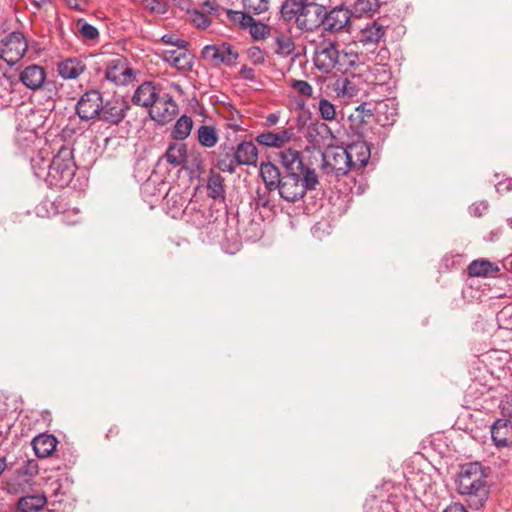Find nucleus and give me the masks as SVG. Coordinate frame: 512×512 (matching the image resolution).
<instances>
[{
  "instance_id": "obj_9",
  "label": "nucleus",
  "mask_w": 512,
  "mask_h": 512,
  "mask_svg": "<svg viewBox=\"0 0 512 512\" xmlns=\"http://www.w3.org/2000/svg\"><path fill=\"white\" fill-rule=\"evenodd\" d=\"M129 108V103L125 99L113 97L105 103L102 102L99 118L109 124L118 125L125 118Z\"/></svg>"
},
{
  "instance_id": "obj_27",
  "label": "nucleus",
  "mask_w": 512,
  "mask_h": 512,
  "mask_svg": "<svg viewBox=\"0 0 512 512\" xmlns=\"http://www.w3.org/2000/svg\"><path fill=\"white\" fill-rule=\"evenodd\" d=\"M32 444L37 457L46 458L55 450L57 439L52 435L40 434L33 439Z\"/></svg>"
},
{
  "instance_id": "obj_4",
  "label": "nucleus",
  "mask_w": 512,
  "mask_h": 512,
  "mask_svg": "<svg viewBox=\"0 0 512 512\" xmlns=\"http://www.w3.org/2000/svg\"><path fill=\"white\" fill-rule=\"evenodd\" d=\"M27 47L23 34L12 32L0 43V57L9 65H14L25 55Z\"/></svg>"
},
{
  "instance_id": "obj_31",
  "label": "nucleus",
  "mask_w": 512,
  "mask_h": 512,
  "mask_svg": "<svg viewBox=\"0 0 512 512\" xmlns=\"http://www.w3.org/2000/svg\"><path fill=\"white\" fill-rule=\"evenodd\" d=\"M164 157L166 161L173 166H180L185 163L187 157V147L184 143H171Z\"/></svg>"
},
{
  "instance_id": "obj_54",
  "label": "nucleus",
  "mask_w": 512,
  "mask_h": 512,
  "mask_svg": "<svg viewBox=\"0 0 512 512\" xmlns=\"http://www.w3.org/2000/svg\"><path fill=\"white\" fill-rule=\"evenodd\" d=\"M69 8L75 9V10H83V4L85 3L84 0H62Z\"/></svg>"
},
{
  "instance_id": "obj_57",
  "label": "nucleus",
  "mask_w": 512,
  "mask_h": 512,
  "mask_svg": "<svg viewBox=\"0 0 512 512\" xmlns=\"http://www.w3.org/2000/svg\"><path fill=\"white\" fill-rule=\"evenodd\" d=\"M266 120L270 125H275L279 121V115L271 113L267 116Z\"/></svg>"
},
{
  "instance_id": "obj_55",
  "label": "nucleus",
  "mask_w": 512,
  "mask_h": 512,
  "mask_svg": "<svg viewBox=\"0 0 512 512\" xmlns=\"http://www.w3.org/2000/svg\"><path fill=\"white\" fill-rule=\"evenodd\" d=\"M443 512H467L465 507L459 503L448 506Z\"/></svg>"
},
{
  "instance_id": "obj_50",
  "label": "nucleus",
  "mask_w": 512,
  "mask_h": 512,
  "mask_svg": "<svg viewBox=\"0 0 512 512\" xmlns=\"http://www.w3.org/2000/svg\"><path fill=\"white\" fill-rule=\"evenodd\" d=\"M143 6L145 9L152 12L163 13L164 5L159 0H144Z\"/></svg>"
},
{
  "instance_id": "obj_19",
  "label": "nucleus",
  "mask_w": 512,
  "mask_h": 512,
  "mask_svg": "<svg viewBox=\"0 0 512 512\" xmlns=\"http://www.w3.org/2000/svg\"><path fill=\"white\" fill-rule=\"evenodd\" d=\"M374 103L375 121L381 126L392 124L397 116V107L394 99H385Z\"/></svg>"
},
{
  "instance_id": "obj_29",
  "label": "nucleus",
  "mask_w": 512,
  "mask_h": 512,
  "mask_svg": "<svg viewBox=\"0 0 512 512\" xmlns=\"http://www.w3.org/2000/svg\"><path fill=\"white\" fill-rule=\"evenodd\" d=\"M260 175L265 183L267 190L277 189L281 181L279 169L271 162L262 163L260 166Z\"/></svg>"
},
{
  "instance_id": "obj_11",
  "label": "nucleus",
  "mask_w": 512,
  "mask_h": 512,
  "mask_svg": "<svg viewBox=\"0 0 512 512\" xmlns=\"http://www.w3.org/2000/svg\"><path fill=\"white\" fill-rule=\"evenodd\" d=\"M161 58L179 71H188L194 62L193 54L186 46L164 49L160 52Z\"/></svg>"
},
{
  "instance_id": "obj_18",
  "label": "nucleus",
  "mask_w": 512,
  "mask_h": 512,
  "mask_svg": "<svg viewBox=\"0 0 512 512\" xmlns=\"http://www.w3.org/2000/svg\"><path fill=\"white\" fill-rule=\"evenodd\" d=\"M228 14L232 20L239 21L241 26L249 27L254 39H264L267 36L268 27L262 23H256L250 15L240 11H229Z\"/></svg>"
},
{
  "instance_id": "obj_7",
  "label": "nucleus",
  "mask_w": 512,
  "mask_h": 512,
  "mask_svg": "<svg viewBox=\"0 0 512 512\" xmlns=\"http://www.w3.org/2000/svg\"><path fill=\"white\" fill-rule=\"evenodd\" d=\"M105 78L116 85H126L134 79V73L126 59L117 56L106 63Z\"/></svg>"
},
{
  "instance_id": "obj_52",
  "label": "nucleus",
  "mask_w": 512,
  "mask_h": 512,
  "mask_svg": "<svg viewBox=\"0 0 512 512\" xmlns=\"http://www.w3.org/2000/svg\"><path fill=\"white\" fill-rule=\"evenodd\" d=\"M501 408L504 414L512 416V395H507L505 399L501 401Z\"/></svg>"
},
{
  "instance_id": "obj_24",
  "label": "nucleus",
  "mask_w": 512,
  "mask_h": 512,
  "mask_svg": "<svg viewBox=\"0 0 512 512\" xmlns=\"http://www.w3.org/2000/svg\"><path fill=\"white\" fill-rule=\"evenodd\" d=\"M279 157L283 167L288 172L287 174H300L304 171V164L299 151L289 148L281 151Z\"/></svg>"
},
{
  "instance_id": "obj_44",
  "label": "nucleus",
  "mask_w": 512,
  "mask_h": 512,
  "mask_svg": "<svg viewBox=\"0 0 512 512\" xmlns=\"http://www.w3.org/2000/svg\"><path fill=\"white\" fill-rule=\"evenodd\" d=\"M290 87L299 95L304 97H312L313 87L304 80H291Z\"/></svg>"
},
{
  "instance_id": "obj_43",
  "label": "nucleus",
  "mask_w": 512,
  "mask_h": 512,
  "mask_svg": "<svg viewBox=\"0 0 512 512\" xmlns=\"http://www.w3.org/2000/svg\"><path fill=\"white\" fill-rule=\"evenodd\" d=\"M277 53L283 55H290L294 50V42L291 37L286 35H280L276 38Z\"/></svg>"
},
{
  "instance_id": "obj_22",
  "label": "nucleus",
  "mask_w": 512,
  "mask_h": 512,
  "mask_svg": "<svg viewBox=\"0 0 512 512\" xmlns=\"http://www.w3.org/2000/svg\"><path fill=\"white\" fill-rule=\"evenodd\" d=\"M86 70L84 62L78 58H67L57 65V72L65 80L78 78Z\"/></svg>"
},
{
  "instance_id": "obj_61",
  "label": "nucleus",
  "mask_w": 512,
  "mask_h": 512,
  "mask_svg": "<svg viewBox=\"0 0 512 512\" xmlns=\"http://www.w3.org/2000/svg\"><path fill=\"white\" fill-rule=\"evenodd\" d=\"M213 4L214 3L210 2V1H207V2L204 3V7H206L207 10L210 11L212 9V5Z\"/></svg>"
},
{
  "instance_id": "obj_12",
  "label": "nucleus",
  "mask_w": 512,
  "mask_h": 512,
  "mask_svg": "<svg viewBox=\"0 0 512 512\" xmlns=\"http://www.w3.org/2000/svg\"><path fill=\"white\" fill-rule=\"evenodd\" d=\"M385 34L386 26L381 22L374 20L362 27L356 38L357 42L360 43L363 47L367 49H374L383 40Z\"/></svg>"
},
{
  "instance_id": "obj_23",
  "label": "nucleus",
  "mask_w": 512,
  "mask_h": 512,
  "mask_svg": "<svg viewBox=\"0 0 512 512\" xmlns=\"http://www.w3.org/2000/svg\"><path fill=\"white\" fill-rule=\"evenodd\" d=\"M320 7L317 5H306L305 9L296 17L297 27L301 30L312 31L320 23Z\"/></svg>"
},
{
  "instance_id": "obj_35",
  "label": "nucleus",
  "mask_w": 512,
  "mask_h": 512,
  "mask_svg": "<svg viewBox=\"0 0 512 512\" xmlns=\"http://www.w3.org/2000/svg\"><path fill=\"white\" fill-rule=\"evenodd\" d=\"M304 0H285L281 6V17L285 21L296 20V17L305 9Z\"/></svg>"
},
{
  "instance_id": "obj_56",
  "label": "nucleus",
  "mask_w": 512,
  "mask_h": 512,
  "mask_svg": "<svg viewBox=\"0 0 512 512\" xmlns=\"http://www.w3.org/2000/svg\"><path fill=\"white\" fill-rule=\"evenodd\" d=\"M258 196L256 198V203L258 206L267 207L269 205V200L264 195H261L260 192H257Z\"/></svg>"
},
{
  "instance_id": "obj_10",
  "label": "nucleus",
  "mask_w": 512,
  "mask_h": 512,
  "mask_svg": "<svg viewBox=\"0 0 512 512\" xmlns=\"http://www.w3.org/2000/svg\"><path fill=\"white\" fill-rule=\"evenodd\" d=\"M177 113L178 105L168 94L159 96L149 110L151 119L162 125L172 121Z\"/></svg>"
},
{
  "instance_id": "obj_37",
  "label": "nucleus",
  "mask_w": 512,
  "mask_h": 512,
  "mask_svg": "<svg viewBox=\"0 0 512 512\" xmlns=\"http://www.w3.org/2000/svg\"><path fill=\"white\" fill-rule=\"evenodd\" d=\"M317 110L320 118L326 122L337 120L336 106L326 98H320L317 105H313Z\"/></svg>"
},
{
  "instance_id": "obj_13",
  "label": "nucleus",
  "mask_w": 512,
  "mask_h": 512,
  "mask_svg": "<svg viewBox=\"0 0 512 512\" xmlns=\"http://www.w3.org/2000/svg\"><path fill=\"white\" fill-rule=\"evenodd\" d=\"M279 195L287 202H295L305 195L304 187L301 185L300 174H287L282 177L277 186Z\"/></svg>"
},
{
  "instance_id": "obj_49",
  "label": "nucleus",
  "mask_w": 512,
  "mask_h": 512,
  "mask_svg": "<svg viewBox=\"0 0 512 512\" xmlns=\"http://www.w3.org/2000/svg\"><path fill=\"white\" fill-rule=\"evenodd\" d=\"M488 209V203L485 201L476 202L469 207L470 214L475 217H481Z\"/></svg>"
},
{
  "instance_id": "obj_38",
  "label": "nucleus",
  "mask_w": 512,
  "mask_h": 512,
  "mask_svg": "<svg viewBox=\"0 0 512 512\" xmlns=\"http://www.w3.org/2000/svg\"><path fill=\"white\" fill-rule=\"evenodd\" d=\"M375 103L364 102L360 104L356 109L355 113L350 116V120H359L361 123H367L371 119L375 120Z\"/></svg>"
},
{
  "instance_id": "obj_2",
  "label": "nucleus",
  "mask_w": 512,
  "mask_h": 512,
  "mask_svg": "<svg viewBox=\"0 0 512 512\" xmlns=\"http://www.w3.org/2000/svg\"><path fill=\"white\" fill-rule=\"evenodd\" d=\"M75 169L72 149L62 146L51 159L46 183L52 187L64 188L72 181Z\"/></svg>"
},
{
  "instance_id": "obj_62",
  "label": "nucleus",
  "mask_w": 512,
  "mask_h": 512,
  "mask_svg": "<svg viewBox=\"0 0 512 512\" xmlns=\"http://www.w3.org/2000/svg\"><path fill=\"white\" fill-rule=\"evenodd\" d=\"M41 111H31V116L33 118H36L37 116H39L40 118L42 117L41 114H39Z\"/></svg>"
},
{
  "instance_id": "obj_28",
  "label": "nucleus",
  "mask_w": 512,
  "mask_h": 512,
  "mask_svg": "<svg viewBox=\"0 0 512 512\" xmlns=\"http://www.w3.org/2000/svg\"><path fill=\"white\" fill-rule=\"evenodd\" d=\"M499 267L486 259H477L472 261L467 272L470 277H487L499 272Z\"/></svg>"
},
{
  "instance_id": "obj_51",
  "label": "nucleus",
  "mask_w": 512,
  "mask_h": 512,
  "mask_svg": "<svg viewBox=\"0 0 512 512\" xmlns=\"http://www.w3.org/2000/svg\"><path fill=\"white\" fill-rule=\"evenodd\" d=\"M193 22L198 27H200L202 29H205V28H207L210 25L211 20L206 15H204L203 13L195 12L194 16H193Z\"/></svg>"
},
{
  "instance_id": "obj_42",
  "label": "nucleus",
  "mask_w": 512,
  "mask_h": 512,
  "mask_svg": "<svg viewBox=\"0 0 512 512\" xmlns=\"http://www.w3.org/2000/svg\"><path fill=\"white\" fill-rule=\"evenodd\" d=\"M77 26L79 27L78 33L83 39L94 40L99 36L97 28L84 22L82 19L78 20Z\"/></svg>"
},
{
  "instance_id": "obj_5",
  "label": "nucleus",
  "mask_w": 512,
  "mask_h": 512,
  "mask_svg": "<svg viewBox=\"0 0 512 512\" xmlns=\"http://www.w3.org/2000/svg\"><path fill=\"white\" fill-rule=\"evenodd\" d=\"M338 57L337 45L330 40H324L316 46L314 53L315 67L323 73H331L333 70H337Z\"/></svg>"
},
{
  "instance_id": "obj_26",
  "label": "nucleus",
  "mask_w": 512,
  "mask_h": 512,
  "mask_svg": "<svg viewBox=\"0 0 512 512\" xmlns=\"http://www.w3.org/2000/svg\"><path fill=\"white\" fill-rule=\"evenodd\" d=\"M50 152L48 149H40L36 156L31 159V166L37 178L47 182L48 169L51 163Z\"/></svg>"
},
{
  "instance_id": "obj_36",
  "label": "nucleus",
  "mask_w": 512,
  "mask_h": 512,
  "mask_svg": "<svg viewBox=\"0 0 512 512\" xmlns=\"http://www.w3.org/2000/svg\"><path fill=\"white\" fill-rule=\"evenodd\" d=\"M192 127V119L183 115L176 121L172 129L171 136L175 140H184L190 135Z\"/></svg>"
},
{
  "instance_id": "obj_39",
  "label": "nucleus",
  "mask_w": 512,
  "mask_h": 512,
  "mask_svg": "<svg viewBox=\"0 0 512 512\" xmlns=\"http://www.w3.org/2000/svg\"><path fill=\"white\" fill-rule=\"evenodd\" d=\"M338 61L337 71L345 73L358 63L359 57L357 53L343 49L339 51Z\"/></svg>"
},
{
  "instance_id": "obj_15",
  "label": "nucleus",
  "mask_w": 512,
  "mask_h": 512,
  "mask_svg": "<svg viewBox=\"0 0 512 512\" xmlns=\"http://www.w3.org/2000/svg\"><path fill=\"white\" fill-rule=\"evenodd\" d=\"M345 150L353 170H361L368 164L371 151L364 140H357L350 143L345 147Z\"/></svg>"
},
{
  "instance_id": "obj_8",
  "label": "nucleus",
  "mask_w": 512,
  "mask_h": 512,
  "mask_svg": "<svg viewBox=\"0 0 512 512\" xmlns=\"http://www.w3.org/2000/svg\"><path fill=\"white\" fill-rule=\"evenodd\" d=\"M102 95L97 90L85 92L77 102L76 113L82 120H91L99 116L102 107Z\"/></svg>"
},
{
  "instance_id": "obj_1",
  "label": "nucleus",
  "mask_w": 512,
  "mask_h": 512,
  "mask_svg": "<svg viewBox=\"0 0 512 512\" xmlns=\"http://www.w3.org/2000/svg\"><path fill=\"white\" fill-rule=\"evenodd\" d=\"M488 473L479 462L461 466L457 479V489L467 497L470 507L479 509L489 497Z\"/></svg>"
},
{
  "instance_id": "obj_34",
  "label": "nucleus",
  "mask_w": 512,
  "mask_h": 512,
  "mask_svg": "<svg viewBox=\"0 0 512 512\" xmlns=\"http://www.w3.org/2000/svg\"><path fill=\"white\" fill-rule=\"evenodd\" d=\"M380 7L379 0H357L353 6L354 17H372Z\"/></svg>"
},
{
  "instance_id": "obj_63",
  "label": "nucleus",
  "mask_w": 512,
  "mask_h": 512,
  "mask_svg": "<svg viewBox=\"0 0 512 512\" xmlns=\"http://www.w3.org/2000/svg\"><path fill=\"white\" fill-rule=\"evenodd\" d=\"M29 136H30L31 138H36V136H35V134H34V132H33V131H30V132H29Z\"/></svg>"
},
{
  "instance_id": "obj_58",
  "label": "nucleus",
  "mask_w": 512,
  "mask_h": 512,
  "mask_svg": "<svg viewBox=\"0 0 512 512\" xmlns=\"http://www.w3.org/2000/svg\"><path fill=\"white\" fill-rule=\"evenodd\" d=\"M37 9L42 8L46 4L50 3V0H29Z\"/></svg>"
},
{
  "instance_id": "obj_6",
  "label": "nucleus",
  "mask_w": 512,
  "mask_h": 512,
  "mask_svg": "<svg viewBox=\"0 0 512 512\" xmlns=\"http://www.w3.org/2000/svg\"><path fill=\"white\" fill-rule=\"evenodd\" d=\"M202 58L213 65L231 66L236 63L238 53L227 43L206 45L202 49Z\"/></svg>"
},
{
  "instance_id": "obj_14",
  "label": "nucleus",
  "mask_w": 512,
  "mask_h": 512,
  "mask_svg": "<svg viewBox=\"0 0 512 512\" xmlns=\"http://www.w3.org/2000/svg\"><path fill=\"white\" fill-rule=\"evenodd\" d=\"M352 12L342 6L333 8L321 21L324 29L329 32H339L347 29L350 24Z\"/></svg>"
},
{
  "instance_id": "obj_20",
  "label": "nucleus",
  "mask_w": 512,
  "mask_h": 512,
  "mask_svg": "<svg viewBox=\"0 0 512 512\" xmlns=\"http://www.w3.org/2000/svg\"><path fill=\"white\" fill-rule=\"evenodd\" d=\"M491 436L496 446L507 447L512 444V421L498 419L491 428Z\"/></svg>"
},
{
  "instance_id": "obj_46",
  "label": "nucleus",
  "mask_w": 512,
  "mask_h": 512,
  "mask_svg": "<svg viewBox=\"0 0 512 512\" xmlns=\"http://www.w3.org/2000/svg\"><path fill=\"white\" fill-rule=\"evenodd\" d=\"M318 184V177L314 170L307 168L304 171L303 179L301 180V185L304 187V192L306 193L307 190H313L316 188V185Z\"/></svg>"
},
{
  "instance_id": "obj_17",
  "label": "nucleus",
  "mask_w": 512,
  "mask_h": 512,
  "mask_svg": "<svg viewBox=\"0 0 512 512\" xmlns=\"http://www.w3.org/2000/svg\"><path fill=\"white\" fill-rule=\"evenodd\" d=\"M292 128H283L278 131L260 133L256 141L266 147L281 148L285 146L293 136Z\"/></svg>"
},
{
  "instance_id": "obj_59",
  "label": "nucleus",
  "mask_w": 512,
  "mask_h": 512,
  "mask_svg": "<svg viewBox=\"0 0 512 512\" xmlns=\"http://www.w3.org/2000/svg\"><path fill=\"white\" fill-rule=\"evenodd\" d=\"M321 127L324 128L331 136V138L335 139L336 138V134L331 130V128L328 127L327 124H321Z\"/></svg>"
},
{
  "instance_id": "obj_3",
  "label": "nucleus",
  "mask_w": 512,
  "mask_h": 512,
  "mask_svg": "<svg viewBox=\"0 0 512 512\" xmlns=\"http://www.w3.org/2000/svg\"><path fill=\"white\" fill-rule=\"evenodd\" d=\"M321 171L327 176L340 178L353 171L344 147H329L321 153Z\"/></svg>"
},
{
  "instance_id": "obj_16",
  "label": "nucleus",
  "mask_w": 512,
  "mask_h": 512,
  "mask_svg": "<svg viewBox=\"0 0 512 512\" xmlns=\"http://www.w3.org/2000/svg\"><path fill=\"white\" fill-rule=\"evenodd\" d=\"M46 76V71L42 66L31 64L20 71L19 80L26 88L35 91L42 88Z\"/></svg>"
},
{
  "instance_id": "obj_41",
  "label": "nucleus",
  "mask_w": 512,
  "mask_h": 512,
  "mask_svg": "<svg viewBox=\"0 0 512 512\" xmlns=\"http://www.w3.org/2000/svg\"><path fill=\"white\" fill-rule=\"evenodd\" d=\"M245 14H261L268 10L269 0H242Z\"/></svg>"
},
{
  "instance_id": "obj_30",
  "label": "nucleus",
  "mask_w": 512,
  "mask_h": 512,
  "mask_svg": "<svg viewBox=\"0 0 512 512\" xmlns=\"http://www.w3.org/2000/svg\"><path fill=\"white\" fill-rule=\"evenodd\" d=\"M46 503L47 499L44 495H28L18 500L17 508L20 512H38Z\"/></svg>"
},
{
  "instance_id": "obj_45",
  "label": "nucleus",
  "mask_w": 512,
  "mask_h": 512,
  "mask_svg": "<svg viewBox=\"0 0 512 512\" xmlns=\"http://www.w3.org/2000/svg\"><path fill=\"white\" fill-rule=\"evenodd\" d=\"M497 322L501 328H512V306H506L498 312Z\"/></svg>"
},
{
  "instance_id": "obj_60",
  "label": "nucleus",
  "mask_w": 512,
  "mask_h": 512,
  "mask_svg": "<svg viewBox=\"0 0 512 512\" xmlns=\"http://www.w3.org/2000/svg\"><path fill=\"white\" fill-rule=\"evenodd\" d=\"M5 467H6V460L4 457H0V475L4 471Z\"/></svg>"
},
{
  "instance_id": "obj_32",
  "label": "nucleus",
  "mask_w": 512,
  "mask_h": 512,
  "mask_svg": "<svg viewBox=\"0 0 512 512\" xmlns=\"http://www.w3.org/2000/svg\"><path fill=\"white\" fill-rule=\"evenodd\" d=\"M197 139L201 146L212 148L217 144L219 136L214 126L201 125L197 130Z\"/></svg>"
},
{
  "instance_id": "obj_33",
  "label": "nucleus",
  "mask_w": 512,
  "mask_h": 512,
  "mask_svg": "<svg viewBox=\"0 0 512 512\" xmlns=\"http://www.w3.org/2000/svg\"><path fill=\"white\" fill-rule=\"evenodd\" d=\"M209 197L213 199H224V178L214 171H211L207 181Z\"/></svg>"
},
{
  "instance_id": "obj_25",
  "label": "nucleus",
  "mask_w": 512,
  "mask_h": 512,
  "mask_svg": "<svg viewBox=\"0 0 512 512\" xmlns=\"http://www.w3.org/2000/svg\"><path fill=\"white\" fill-rule=\"evenodd\" d=\"M233 157L237 165H255L258 149L252 142H242L237 146Z\"/></svg>"
},
{
  "instance_id": "obj_21",
  "label": "nucleus",
  "mask_w": 512,
  "mask_h": 512,
  "mask_svg": "<svg viewBox=\"0 0 512 512\" xmlns=\"http://www.w3.org/2000/svg\"><path fill=\"white\" fill-rule=\"evenodd\" d=\"M158 98L156 87L151 82H144L136 89L132 102L135 105L151 109Z\"/></svg>"
},
{
  "instance_id": "obj_47",
  "label": "nucleus",
  "mask_w": 512,
  "mask_h": 512,
  "mask_svg": "<svg viewBox=\"0 0 512 512\" xmlns=\"http://www.w3.org/2000/svg\"><path fill=\"white\" fill-rule=\"evenodd\" d=\"M161 40L163 43L170 45L172 48H178L187 45L185 40L179 38L175 34H166L162 36Z\"/></svg>"
},
{
  "instance_id": "obj_53",
  "label": "nucleus",
  "mask_w": 512,
  "mask_h": 512,
  "mask_svg": "<svg viewBox=\"0 0 512 512\" xmlns=\"http://www.w3.org/2000/svg\"><path fill=\"white\" fill-rule=\"evenodd\" d=\"M240 77L245 80L253 81L255 79L254 70L250 67L243 66L239 72Z\"/></svg>"
},
{
  "instance_id": "obj_48",
  "label": "nucleus",
  "mask_w": 512,
  "mask_h": 512,
  "mask_svg": "<svg viewBox=\"0 0 512 512\" xmlns=\"http://www.w3.org/2000/svg\"><path fill=\"white\" fill-rule=\"evenodd\" d=\"M217 166L220 170H222L224 172L234 173L237 163H236L234 157H232V158H228V159H219Z\"/></svg>"
},
{
  "instance_id": "obj_64",
  "label": "nucleus",
  "mask_w": 512,
  "mask_h": 512,
  "mask_svg": "<svg viewBox=\"0 0 512 512\" xmlns=\"http://www.w3.org/2000/svg\"><path fill=\"white\" fill-rule=\"evenodd\" d=\"M508 224H509V226L512 228V218H509V219H508Z\"/></svg>"
},
{
  "instance_id": "obj_40",
  "label": "nucleus",
  "mask_w": 512,
  "mask_h": 512,
  "mask_svg": "<svg viewBox=\"0 0 512 512\" xmlns=\"http://www.w3.org/2000/svg\"><path fill=\"white\" fill-rule=\"evenodd\" d=\"M337 95L342 98H352L357 95L358 89L352 80L347 78L338 80L335 88Z\"/></svg>"
}]
</instances>
